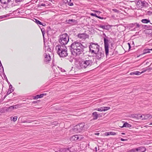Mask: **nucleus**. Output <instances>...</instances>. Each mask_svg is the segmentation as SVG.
Instances as JSON below:
<instances>
[{
	"label": "nucleus",
	"instance_id": "28",
	"mask_svg": "<svg viewBox=\"0 0 152 152\" xmlns=\"http://www.w3.org/2000/svg\"><path fill=\"white\" fill-rule=\"evenodd\" d=\"M44 49L46 50L47 49V51L51 52V50L50 48L48 47V46H45L44 47Z\"/></svg>",
	"mask_w": 152,
	"mask_h": 152
},
{
	"label": "nucleus",
	"instance_id": "17",
	"mask_svg": "<svg viewBox=\"0 0 152 152\" xmlns=\"http://www.w3.org/2000/svg\"><path fill=\"white\" fill-rule=\"evenodd\" d=\"M121 128H123V127H129L131 126V125L128 124L127 122L125 123L122 126H120Z\"/></svg>",
	"mask_w": 152,
	"mask_h": 152
},
{
	"label": "nucleus",
	"instance_id": "15",
	"mask_svg": "<svg viewBox=\"0 0 152 152\" xmlns=\"http://www.w3.org/2000/svg\"><path fill=\"white\" fill-rule=\"evenodd\" d=\"M46 94H42L39 95H36L34 97V99H37L39 98H42L44 96L46 95Z\"/></svg>",
	"mask_w": 152,
	"mask_h": 152
},
{
	"label": "nucleus",
	"instance_id": "53",
	"mask_svg": "<svg viewBox=\"0 0 152 152\" xmlns=\"http://www.w3.org/2000/svg\"><path fill=\"white\" fill-rule=\"evenodd\" d=\"M149 125H152V122L151 123H150L149 124Z\"/></svg>",
	"mask_w": 152,
	"mask_h": 152
},
{
	"label": "nucleus",
	"instance_id": "30",
	"mask_svg": "<svg viewBox=\"0 0 152 152\" xmlns=\"http://www.w3.org/2000/svg\"><path fill=\"white\" fill-rule=\"evenodd\" d=\"M13 110L12 106L9 107L7 109V111H11Z\"/></svg>",
	"mask_w": 152,
	"mask_h": 152
},
{
	"label": "nucleus",
	"instance_id": "9",
	"mask_svg": "<svg viewBox=\"0 0 152 152\" xmlns=\"http://www.w3.org/2000/svg\"><path fill=\"white\" fill-rule=\"evenodd\" d=\"M44 62L46 64H48L50 61L51 60V58L50 56V55L48 53V54L45 53L44 55Z\"/></svg>",
	"mask_w": 152,
	"mask_h": 152
},
{
	"label": "nucleus",
	"instance_id": "13",
	"mask_svg": "<svg viewBox=\"0 0 152 152\" xmlns=\"http://www.w3.org/2000/svg\"><path fill=\"white\" fill-rule=\"evenodd\" d=\"M80 128L79 125H77L74 126L73 130L75 132H80L82 131Z\"/></svg>",
	"mask_w": 152,
	"mask_h": 152
},
{
	"label": "nucleus",
	"instance_id": "40",
	"mask_svg": "<svg viewBox=\"0 0 152 152\" xmlns=\"http://www.w3.org/2000/svg\"><path fill=\"white\" fill-rule=\"evenodd\" d=\"M143 71L141 72V74H142L143 72H144L147 71V69H143Z\"/></svg>",
	"mask_w": 152,
	"mask_h": 152
},
{
	"label": "nucleus",
	"instance_id": "21",
	"mask_svg": "<svg viewBox=\"0 0 152 152\" xmlns=\"http://www.w3.org/2000/svg\"><path fill=\"white\" fill-rule=\"evenodd\" d=\"M78 125L79 126L81 130H82L83 129V127L85 125V123H81Z\"/></svg>",
	"mask_w": 152,
	"mask_h": 152
},
{
	"label": "nucleus",
	"instance_id": "3",
	"mask_svg": "<svg viewBox=\"0 0 152 152\" xmlns=\"http://www.w3.org/2000/svg\"><path fill=\"white\" fill-rule=\"evenodd\" d=\"M93 63L92 60L88 58L82 59L79 62L80 67L82 69L88 68L91 66Z\"/></svg>",
	"mask_w": 152,
	"mask_h": 152
},
{
	"label": "nucleus",
	"instance_id": "31",
	"mask_svg": "<svg viewBox=\"0 0 152 152\" xmlns=\"http://www.w3.org/2000/svg\"><path fill=\"white\" fill-rule=\"evenodd\" d=\"M136 151V149L135 148H133L132 149L126 152H135Z\"/></svg>",
	"mask_w": 152,
	"mask_h": 152
},
{
	"label": "nucleus",
	"instance_id": "55",
	"mask_svg": "<svg viewBox=\"0 0 152 152\" xmlns=\"http://www.w3.org/2000/svg\"><path fill=\"white\" fill-rule=\"evenodd\" d=\"M41 31H42H42H43L42 29H41Z\"/></svg>",
	"mask_w": 152,
	"mask_h": 152
},
{
	"label": "nucleus",
	"instance_id": "5",
	"mask_svg": "<svg viewBox=\"0 0 152 152\" xmlns=\"http://www.w3.org/2000/svg\"><path fill=\"white\" fill-rule=\"evenodd\" d=\"M99 47V45L97 43H94L91 42L89 46L90 52L92 54L96 53L100 49Z\"/></svg>",
	"mask_w": 152,
	"mask_h": 152
},
{
	"label": "nucleus",
	"instance_id": "20",
	"mask_svg": "<svg viewBox=\"0 0 152 152\" xmlns=\"http://www.w3.org/2000/svg\"><path fill=\"white\" fill-rule=\"evenodd\" d=\"M141 74V72H140L139 71H135L133 72H132L130 73V75H140Z\"/></svg>",
	"mask_w": 152,
	"mask_h": 152
},
{
	"label": "nucleus",
	"instance_id": "54",
	"mask_svg": "<svg viewBox=\"0 0 152 152\" xmlns=\"http://www.w3.org/2000/svg\"><path fill=\"white\" fill-rule=\"evenodd\" d=\"M121 134H125L124 133H122Z\"/></svg>",
	"mask_w": 152,
	"mask_h": 152
},
{
	"label": "nucleus",
	"instance_id": "8",
	"mask_svg": "<svg viewBox=\"0 0 152 152\" xmlns=\"http://www.w3.org/2000/svg\"><path fill=\"white\" fill-rule=\"evenodd\" d=\"M137 5L139 6L140 7L142 8L143 7H147L148 6V4L145 1H142L141 0H139L137 3Z\"/></svg>",
	"mask_w": 152,
	"mask_h": 152
},
{
	"label": "nucleus",
	"instance_id": "14",
	"mask_svg": "<svg viewBox=\"0 0 152 152\" xmlns=\"http://www.w3.org/2000/svg\"><path fill=\"white\" fill-rule=\"evenodd\" d=\"M152 118V115L150 114H144V117L142 120H145L151 119Z\"/></svg>",
	"mask_w": 152,
	"mask_h": 152
},
{
	"label": "nucleus",
	"instance_id": "35",
	"mask_svg": "<svg viewBox=\"0 0 152 152\" xmlns=\"http://www.w3.org/2000/svg\"><path fill=\"white\" fill-rule=\"evenodd\" d=\"M150 50H152V49L145 50V52L144 53H150Z\"/></svg>",
	"mask_w": 152,
	"mask_h": 152
},
{
	"label": "nucleus",
	"instance_id": "42",
	"mask_svg": "<svg viewBox=\"0 0 152 152\" xmlns=\"http://www.w3.org/2000/svg\"><path fill=\"white\" fill-rule=\"evenodd\" d=\"M121 140L122 141H124L127 140V139H124L123 138H121Z\"/></svg>",
	"mask_w": 152,
	"mask_h": 152
},
{
	"label": "nucleus",
	"instance_id": "1",
	"mask_svg": "<svg viewBox=\"0 0 152 152\" xmlns=\"http://www.w3.org/2000/svg\"><path fill=\"white\" fill-rule=\"evenodd\" d=\"M72 53L75 56H79L83 51L85 47L79 42H75L71 45Z\"/></svg>",
	"mask_w": 152,
	"mask_h": 152
},
{
	"label": "nucleus",
	"instance_id": "32",
	"mask_svg": "<svg viewBox=\"0 0 152 152\" xmlns=\"http://www.w3.org/2000/svg\"><path fill=\"white\" fill-rule=\"evenodd\" d=\"M104 111H105L106 110H108L110 109V107H103Z\"/></svg>",
	"mask_w": 152,
	"mask_h": 152
},
{
	"label": "nucleus",
	"instance_id": "22",
	"mask_svg": "<svg viewBox=\"0 0 152 152\" xmlns=\"http://www.w3.org/2000/svg\"><path fill=\"white\" fill-rule=\"evenodd\" d=\"M141 21L142 22L144 23H148L150 22L149 20L146 19H142Z\"/></svg>",
	"mask_w": 152,
	"mask_h": 152
},
{
	"label": "nucleus",
	"instance_id": "2",
	"mask_svg": "<svg viewBox=\"0 0 152 152\" xmlns=\"http://www.w3.org/2000/svg\"><path fill=\"white\" fill-rule=\"evenodd\" d=\"M56 50L61 57H65L68 55L67 48L65 46L58 45L56 47Z\"/></svg>",
	"mask_w": 152,
	"mask_h": 152
},
{
	"label": "nucleus",
	"instance_id": "39",
	"mask_svg": "<svg viewBox=\"0 0 152 152\" xmlns=\"http://www.w3.org/2000/svg\"><path fill=\"white\" fill-rule=\"evenodd\" d=\"M112 10L113 11H114V12H119V11L116 9H113Z\"/></svg>",
	"mask_w": 152,
	"mask_h": 152
},
{
	"label": "nucleus",
	"instance_id": "36",
	"mask_svg": "<svg viewBox=\"0 0 152 152\" xmlns=\"http://www.w3.org/2000/svg\"><path fill=\"white\" fill-rule=\"evenodd\" d=\"M110 133V135H115L116 134L115 132H109V133Z\"/></svg>",
	"mask_w": 152,
	"mask_h": 152
},
{
	"label": "nucleus",
	"instance_id": "24",
	"mask_svg": "<svg viewBox=\"0 0 152 152\" xmlns=\"http://www.w3.org/2000/svg\"><path fill=\"white\" fill-rule=\"evenodd\" d=\"M103 108H103V107H100L99 108H96V109H94V110H98L99 111H104Z\"/></svg>",
	"mask_w": 152,
	"mask_h": 152
},
{
	"label": "nucleus",
	"instance_id": "12",
	"mask_svg": "<svg viewBox=\"0 0 152 152\" xmlns=\"http://www.w3.org/2000/svg\"><path fill=\"white\" fill-rule=\"evenodd\" d=\"M136 151L138 152H144L146 150L145 148L144 147H140L136 148Z\"/></svg>",
	"mask_w": 152,
	"mask_h": 152
},
{
	"label": "nucleus",
	"instance_id": "41",
	"mask_svg": "<svg viewBox=\"0 0 152 152\" xmlns=\"http://www.w3.org/2000/svg\"><path fill=\"white\" fill-rule=\"evenodd\" d=\"M109 133V132H105V134L106 135H107V136L110 135V133Z\"/></svg>",
	"mask_w": 152,
	"mask_h": 152
},
{
	"label": "nucleus",
	"instance_id": "49",
	"mask_svg": "<svg viewBox=\"0 0 152 152\" xmlns=\"http://www.w3.org/2000/svg\"><path fill=\"white\" fill-rule=\"evenodd\" d=\"M41 6H45V4H42Z\"/></svg>",
	"mask_w": 152,
	"mask_h": 152
},
{
	"label": "nucleus",
	"instance_id": "38",
	"mask_svg": "<svg viewBox=\"0 0 152 152\" xmlns=\"http://www.w3.org/2000/svg\"><path fill=\"white\" fill-rule=\"evenodd\" d=\"M12 107H13V109H17V108H18V105H15L12 106Z\"/></svg>",
	"mask_w": 152,
	"mask_h": 152
},
{
	"label": "nucleus",
	"instance_id": "52",
	"mask_svg": "<svg viewBox=\"0 0 152 152\" xmlns=\"http://www.w3.org/2000/svg\"><path fill=\"white\" fill-rule=\"evenodd\" d=\"M72 61H73V60H72V59H71V60H69V61H70V62H72Z\"/></svg>",
	"mask_w": 152,
	"mask_h": 152
},
{
	"label": "nucleus",
	"instance_id": "44",
	"mask_svg": "<svg viewBox=\"0 0 152 152\" xmlns=\"http://www.w3.org/2000/svg\"><path fill=\"white\" fill-rule=\"evenodd\" d=\"M22 0H15L16 2H20L22 1Z\"/></svg>",
	"mask_w": 152,
	"mask_h": 152
},
{
	"label": "nucleus",
	"instance_id": "45",
	"mask_svg": "<svg viewBox=\"0 0 152 152\" xmlns=\"http://www.w3.org/2000/svg\"><path fill=\"white\" fill-rule=\"evenodd\" d=\"M147 69V70H151L152 69V68H146Z\"/></svg>",
	"mask_w": 152,
	"mask_h": 152
},
{
	"label": "nucleus",
	"instance_id": "27",
	"mask_svg": "<svg viewBox=\"0 0 152 152\" xmlns=\"http://www.w3.org/2000/svg\"><path fill=\"white\" fill-rule=\"evenodd\" d=\"M35 22L38 24H40V25H42L43 26H44L43 25H42V23L40 22L37 19H35Z\"/></svg>",
	"mask_w": 152,
	"mask_h": 152
},
{
	"label": "nucleus",
	"instance_id": "47",
	"mask_svg": "<svg viewBox=\"0 0 152 152\" xmlns=\"http://www.w3.org/2000/svg\"><path fill=\"white\" fill-rule=\"evenodd\" d=\"M94 11L96 12H99V13H100V12L99 11H97V10H94Z\"/></svg>",
	"mask_w": 152,
	"mask_h": 152
},
{
	"label": "nucleus",
	"instance_id": "18",
	"mask_svg": "<svg viewBox=\"0 0 152 152\" xmlns=\"http://www.w3.org/2000/svg\"><path fill=\"white\" fill-rule=\"evenodd\" d=\"M11 0H0V1L2 4H8Z\"/></svg>",
	"mask_w": 152,
	"mask_h": 152
},
{
	"label": "nucleus",
	"instance_id": "29",
	"mask_svg": "<svg viewBox=\"0 0 152 152\" xmlns=\"http://www.w3.org/2000/svg\"><path fill=\"white\" fill-rule=\"evenodd\" d=\"M137 116L140 119L142 120V119L143 118V117H144V114L141 115L140 114H138Z\"/></svg>",
	"mask_w": 152,
	"mask_h": 152
},
{
	"label": "nucleus",
	"instance_id": "7",
	"mask_svg": "<svg viewBox=\"0 0 152 152\" xmlns=\"http://www.w3.org/2000/svg\"><path fill=\"white\" fill-rule=\"evenodd\" d=\"M104 49L105 52V54L107 56L109 52V40L106 38H104Z\"/></svg>",
	"mask_w": 152,
	"mask_h": 152
},
{
	"label": "nucleus",
	"instance_id": "43",
	"mask_svg": "<svg viewBox=\"0 0 152 152\" xmlns=\"http://www.w3.org/2000/svg\"><path fill=\"white\" fill-rule=\"evenodd\" d=\"M97 18H98L101 19H104L103 17H101L98 16V17H97Z\"/></svg>",
	"mask_w": 152,
	"mask_h": 152
},
{
	"label": "nucleus",
	"instance_id": "34",
	"mask_svg": "<svg viewBox=\"0 0 152 152\" xmlns=\"http://www.w3.org/2000/svg\"><path fill=\"white\" fill-rule=\"evenodd\" d=\"M146 14L147 15H151L152 14V12L150 11H146Z\"/></svg>",
	"mask_w": 152,
	"mask_h": 152
},
{
	"label": "nucleus",
	"instance_id": "51",
	"mask_svg": "<svg viewBox=\"0 0 152 152\" xmlns=\"http://www.w3.org/2000/svg\"><path fill=\"white\" fill-rule=\"evenodd\" d=\"M99 133H96L94 134H95L97 135H99Z\"/></svg>",
	"mask_w": 152,
	"mask_h": 152
},
{
	"label": "nucleus",
	"instance_id": "48",
	"mask_svg": "<svg viewBox=\"0 0 152 152\" xmlns=\"http://www.w3.org/2000/svg\"><path fill=\"white\" fill-rule=\"evenodd\" d=\"M136 25L137 26V27H140V25L138 23H136Z\"/></svg>",
	"mask_w": 152,
	"mask_h": 152
},
{
	"label": "nucleus",
	"instance_id": "6",
	"mask_svg": "<svg viewBox=\"0 0 152 152\" xmlns=\"http://www.w3.org/2000/svg\"><path fill=\"white\" fill-rule=\"evenodd\" d=\"M92 55L93 56L95 57L98 60L102 59L104 56V51L100 49Z\"/></svg>",
	"mask_w": 152,
	"mask_h": 152
},
{
	"label": "nucleus",
	"instance_id": "26",
	"mask_svg": "<svg viewBox=\"0 0 152 152\" xmlns=\"http://www.w3.org/2000/svg\"><path fill=\"white\" fill-rule=\"evenodd\" d=\"M18 117L16 116H15L14 117H11V121H15L17 119Z\"/></svg>",
	"mask_w": 152,
	"mask_h": 152
},
{
	"label": "nucleus",
	"instance_id": "10",
	"mask_svg": "<svg viewBox=\"0 0 152 152\" xmlns=\"http://www.w3.org/2000/svg\"><path fill=\"white\" fill-rule=\"evenodd\" d=\"M77 36L78 38L82 39H85L88 37V35L86 33H79Z\"/></svg>",
	"mask_w": 152,
	"mask_h": 152
},
{
	"label": "nucleus",
	"instance_id": "37",
	"mask_svg": "<svg viewBox=\"0 0 152 152\" xmlns=\"http://www.w3.org/2000/svg\"><path fill=\"white\" fill-rule=\"evenodd\" d=\"M90 15L93 16H95L96 17H98V16L96 15V14H94L93 13H91Z\"/></svg>",
	"mask_w": 152,
	"mask_h": 152
},
{
	"label": "nucleus",
	"instance_id": "19",
	"mask_svg": "<svg viewBox=\"0 0 152 152\" xmlns=\"http://www.w3.org/2000/svg\"><path fill=\"white\" fill-rule=\"evenodd\" d=\"M71 138L75 141L79 139V136L78 135H74L72 136Z\"/></svg>",
	"mask_w": 152,
	"mask_h": 152
},
{
	"label": "nucleus",
	"instance_id": "4",
	"mask_svg": "<svg viewBox=\"0 0 152 152\" xmlns=\"http://www.w3.org/2000/svg\"><path fill=\"white\" fill-rule=\"evenodd\" d=\"M69 41V37L66 33H65L60 35L59 42L61 45L64 46Z\"/></svg>",
	"mask_w": 152,
	"mask_h": 152
},
{
	"label": "nucleus",
	"instance_id": "25",
	"mask_svg": "<svg viewBox=\"0 0 152 152\" xmlns=\"http://www.w3.org/2000/svg\"><path fill=\"white\" fill-rule=\"evenodd\" d=\"M99 27L103 29H107L108 26H107L100 25Z\"/></svg>",
	"mask_w": 152,
	"mask_h": 152
},
{
	"label": "nucleus",
	"instance_id": "50",
	"mask_svg": "<svg viewBox=\"0 0 152 152\" xmlns=\"http://www.w3.org/2000/svg\"><path fill=\"white\" fill-rule=\"evenodd\" d=\"M42 35H43V37H44V34H45V33L44 32V31H42Z\"/></svg>",
	"mask_w": 152,
	"mask_h": 152
},
{
	"label": "nucleus",
	"instance_id": "16",
	"mask_svg": "<svg viewBox=\"0 0 152 152\" xmlns=\"http://www.w3.org/2000/svg\"><path fill=\"white\" fill-rule=\"evenodd\" d=\"M12 88V86L11 85H10L9 86V88L8 89V91L7 93V95H9L14 90Z\"/></svg>",
	"mask_w": 152,
	"mask_h": 152
},
{
	"label": "nucleus",
	"instance_id": "23",
	"mask_svg": "<svg viewBox=\"0 0 152 152\" xmlns=\"http://www.w3.org/2000/svg\"><path fill=\"white\" fill-rule=\"evenodd\" d=\"M71 0H67L66 2H65V3H68V4L70 6H72L73 5V4L72 2H71Z\"/></svg>",
	"mask_w": 152,
	"mask_h": 152
},
{
	"label": "nucleus",
	"instance_id": "46",
	"mask_svg": "<svg viewBox=\"0 0 152 152\" xmlns=\"http://www.w3.org/2000/svg\"><path fill=\"white\" fill-rule=\"evenodd\" d=\"M128 45H129V49H130L131 48L130 44L129 43H128Z\"/></svg>",
	"mask_w": 152,
	"mask_h": 152
},
{
	"label": "nucleus",
	"instance_id": "11",
	"mask_svg": "<svg viewBox=\"0 0 152 152\" xmlns=\"http://www.w3.org/2000/svg\"><path fill=\"white\" fill-rule=\"evenodd\" d=\"M92 116L93 118V120L97 119L98 117H100L101 115L100 114H97L96 112H94L92 113Z\"/></svg>",
	"mask_w": 152,
	"mask_h": 152
},
{
	"label": "nucleus",
	"instance_id": "33",
	"mask_svg": "<svg viewBox=\"0 0 152 152\" xmlns=\"http://www.w3.org/2000/svg\"><path fill=\"white\" fill-rule=\"evenodd\" d=\"M75 21V20L70 19L68 20V23L69 24H71V22H74Z\"/></svg>",
	"mask_w": 152,
	"mask_h": 152
},
{
	"label": "nucleus",
	"instance_id": "56",
	"mask_svg": "<svg viewBox=\"0 0 152 152\" xmlns=\"http://www.w3.org/2000/svg\"><path fill=\"white\" fill-rule=\"evenodd\" d=\"M104 35H105V36L106 37V35L104 34Z\"/></svg>",
	"mask_w": 152,
	"mask_h": 152
}]
</instances>
